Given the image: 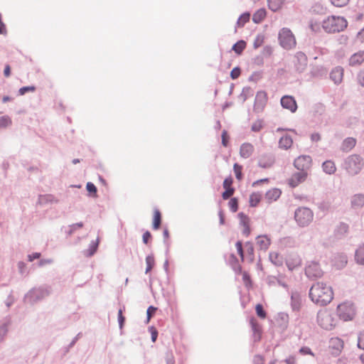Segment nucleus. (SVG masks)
Masks as SVG:
<instances>
[{
  "instance_id": "obj_1",
  "label": "nucleus",
  "mask_w": 364,
  "mask_h": 364,
  "mask_svg": "<svg viewBox=\"0 0 364 364\" xmlns=\"http://www.w3.org/2000/svg\"><path fill=\"white\" fill-rule=\"evenodd\" d=\"M311 300L321 306H324L329 304L333 298V292L331 287L327 286L323 282H317L309 290Z\"/></svg>"
},
{
  "instance_id": "obj_2",
  "label": "nucleus",
  "mask_w": 364,
  "mask_h": 364,
  "mask_svg": "<svg viewBox=\"0 0 364 364\" xmlns=\"http://www.w3.org/2000/svg\"><path fill=\"white\" fill-rule=\"evenodd\" d=\"M52 292V287L48 284L33 287L24 296L23 301L30 305H34L49 296Z\"/></svg>"
},
{
  "instance_id": "obj_3",
  "label": "nucleus",
  "mask_w": 364,
  "mask_h": 364,
  "mask_svg": "<svg viewBox=\"0 0 364 364\" xmlns=\"http://www.w3.org/2000/svg\"><path fill=\"white\" fill-rule=\"evenodd\" d=\"M348 26V22L344 17L331 16L322 22V27L327 33H336L343 31Z\"/></svg>"
},
{
  "instance_id": "obj_4",
  "label": "nucleus",
  "mask_w": 364,
  "mask_h": 364,
  "mask_svg": "<svg viewBox=\"0 0 364 364\" xmlns=\"http://www.w3.org/2000/svg\"><path fill=\"white\" fill-rule=\"evenodd\" d=\"M363 165V160L360 155L352 154L344 159L341 167L346 171L348 174L353 176L360 172Z\"/></svg>"
},
{
  "instance_id": "obj_5",
  "label": "nucleus",
  "mask_w": 364,
  "mask_h": 364,
  "mask_svg": "<svg viewBox=\"0 0 364 364\" xmlns=\"http://www.w3.org/2000/svg\"><path fill=\"white\" fill-rule=\"evenodd\" d=\"M314 219V212L307 207H299L294 211V220L301 228L309 226Z\"/></svg>"
},
{
  "instance_id": "obj_6",
  "label": "nucleus",
  "mask_w": 364,
  "mask_h": 364,
  "mask_svg": "<svg viewBox=\"0 0 364 364\" xmlns=\"http://www.w3.org/2000/svg\"><path fill=\"white\" fill-rule=\"evenodd\" d=\"M336 311L340 319L344 321L353 320L355 315V306L353 303L349 301L339 304Z\"/></svg>"
},
{
  "instance_id": "obj_7",
  "label": "nucleus",
  "mask_w": 364,
  "mask_h": 364,
  "mask_svg": "<svg viewBox=\"0 0 364 364\" xmlns=\"http://www.w3.org/2000/svg\"><path fill=\"white\" fill-rule=\"evenodd\" d=\"M278 39L280 46L284 49L289 50L296 46V39L290 29L283 28L279 33Z\"/></svg>"
},
{
  "instance_id": "obj_8",
  "label": "nucleus",
  "mask_w": 364,
  "mask_h": 364,
  "mask_svg": "<svg viewBox=\"0 0 364 364\" xmlns=\"http://www.w3.org/2000/svg\"><path fill=\"white\" fill-rule=\"evenodd\" d=\"M305 274L311 279H316L323 276V272L318 262L311 261L305 268Z\"/></svg>"
},
{
  "instance_id": "obj_9",
  "label": "nucleus",
  "mask_w": 364,
  "mask_h": 364,
  "mask_svg": "<svg viewBox=\"0 0 364 364\" xmlns=\"http://www.w3.org/2000/svg\"><path fill=\"white\" fill-rule=\"evenodd\" d=\"M317 321L318 325L323 329L330 331L335 326L333 318L329 314H318Z\"/></svg>"
},
{
  "instance_id": "obj_10",
  "label": "nucleus",
  "mask_w": 364,
  "mask_h": 364,
  "mask_svg": "<svg viewBox=\"0 0 364 364\" xmlns=\"http://www.w3.org/2000/svg\"><path fill=\"white\" fill-rule=\"evenodd\" d=\"M311 161L312 160L311 156L301 155L294 160V166L299 171H306V170L311 166Z\"/></svg>"
},
{
  "instance_id": "obj_11",
  "label": "nucleus",
  "mask_w": 364,
  "mask_h": 364,
  "mask_svg": "<svg viewBox=\"0 0 364 364\" xmlns=\"http://www.w3.org/2000/svg\"><path fill=\"white\" fill-rule=\"evenodd\" d=\"M267 93L264 91L257 92L255 100L254 110L256 112H262L267 103Z\"/></svg>"
},
{
  "instance_id": "obj_12",
  "label": "nucleus",
  "mask_w": 364,
  "mask_h": 364,
  "mask_svg": "<svg viewBox=\"0 0 364 364\" xmlns=\"http://www.w3.org/2000/svg\"><path fill=\"white\" fill-rule=\"evenodd\" d=\"M296 61L294 63L296 70L301 73H303L307 65V58L302 52H297L295 55Z\"/></svg>"
},
{
  "instance_id": "obj_13",
  "label": "nucleus",
  "mask_w": 364,
  "mask_h": 364,
  "mask_svg": "<svg viewBox=\"0 0 364 364\" xmlns=\"http://www.w3.org/2000/svg\"><path fill=\"white\" fill-rule=\"evenodd\" d=\"M11 323V318L9 316L0 321V343L4 341Z\"/></svg>"
},
{
  "instance_id": "obj_14",
  "label": "nucleus",
  "mask_w": 364,
  "mask_h": 364,
  "mask_svg": "<svg viewBox=\"0 0 364 364\" xmlns=\"http://www.w3.org/2000/svg\"><path fill=\"white\" fill-rule=\"evenodd\" d=\"M280 102L283 108L289 109L291 112H295L297 109L296 100L291 96L285 95L282 97Z\"/></svg>"
},
{
  "instance_id": "obj_15",
  "label": "nucleus",
  "mask_w": 364,
  "mask_h": 364,
  "mask_svg": "<svg viewBox=\"0 0 364 364\" xmlns=\"http://www.w3.org/2000/svg\"><path fill=\"white\" fill-rule=\"evenodd\" d=\"M307 177V172L300 171L299 172L294 173L291 178L289 180V185L291 188L296 187L299 183L304 182Z\"/></svg>"
},
{
  "instance_id": "obj_16",
  "label": "nucleus",
  "mask_w": 364,
  "mask_h": 364,
  "mask_svg": "<svg viewBox=\"0 0 364 364\" xmlns=\"http://www.w3.org/2000/svg\"><path fill=\"white\" fill-rule=\"evenodd\" d=\"M301 264V259L297 254H291L286 259V264L290 271H293Z\"/></svg>"
},
{
  "instance_id": "obj_17",
  "label": "nucleus",
  "mask_w": 364,
  "mask_h": 364,
  "mask_svg": "<svg viewBox=\"0 0 364 364\" xmlns=\"http://www.w3.org/2000/svg\"><path fill=\"white\" fill-rule=\"evenodd\" d=\"M343 341L339 338H332L330 340L329 347L332 349V354L338 355L343 348Z\"/></svg>"
},
{
  "instance_id": "obj_18",
  "label": "nucleus",
  "mask_w": 364,
  "mask_h": 364,
  "mask_svg": "<svg viewBox=\"0 0 364 364\" xmlns=\"http://www.w3.org/2000/svg\"><path fill=\"white\" fill-rule=\"evenodd\" d=\"M364 206V194L356 193L350 198V207L354 210H358Z\"/></svg>"
},
{
  "instance_id": "obj_19",
  "label": "nucleus",
  "mask_w": 364,
  "mask_h": 364,
  "mask_svg": "<svg viewBox=\"0 0 364 364\" xmlns=\"http://www.w3.org/2000/svg\"><path fill=\"white\" fill-rule=\"evenodd\" d=\"M291 308L294 312H299L301 306V295L297 291H292L291 294Z\"/></svg>"
},
{
  "instance_id": "obj_20",
  "label": "nucleus",
  "mask_w": 364,
  "mask_h": 364,
  "mask_svg": "<svg viewBox=\"0 0 364 364\" xmlns=\"http://www.w3.org/2000/svg\"><path fill=\"white\" fill-rule=\"evenodd\" d=\"M343 75V69L340 67L334 68L330 73V78L335 84L338 85L341 82Z\"/></svg>"
},
{
  "instance_id": "obj_21",
  "label": "nucleus",
  "mask_w": 364,
  "mask_h": 364,
  "mask_svg": "<svg viewBox=\"0 0 364 364\" xmlns=\"http://www.w3.org/2000/svg\"><path fill=\"white\" fill-rule=\"evenodd\" d=\"M349 226L345 223H340L334 230V235L337 239H342L348 233Z\"/></svg>"
},
{
  "instance_id": "obj_22",
  "label": "nucleus",
  "mask_w": 364,
  "mask_h": 364,
  "mask_svg": "<svg viewBox=\"0 0 364 364\" xmlns=\"http://www.w3.org/2000/svg\"><path fill=\"white\" fill-rule=\"evenodd\" d=\"M250 325L252 328V331L253 332V339L254 342H258L261 339V333L262 330L260 326L256 321V320L252 318L250 319Z\"/></svg>"
},
{
  "instance_id": "obj_23",
  "label": "nucleus",
  "mask_w": 364,
  "mask_h": 364,
  "mask_svg": "<svg viewBox=\"0 0 364 364\" xmlns=\"http://www.w3.org/2000/svg\"><path fill=\"white\" fill-rule=\"evenodd\" d=\"M254 151V146L250 143H243L240 149V156L244 159L249 158Z\"/></svg>"
},
{
  "instance_id": "obj_24",
  "label": "nucleus",
  "mask_w": 364,
  "mask_h": 364,
  "mask_svg": "<svg viewBox=\"0 0 364 364\" xmlns=\"http://www.w3.org/2000/svg\"><path fill=\"white\" fill-rule=\"evenodd\" d=\"M364 61V51L353 54L349 59V65L355 66L360 65Z\"/></svg>"
},
{
  "instance_id": "obj_25",
  "label": "nucleus",
  "mask_w": 364,
  "mask_h": 364,
  "mask_svg": "<svg viewBox=\"0 0 364 364\" xmlns=\"http://www.w3.org/2000/svg\"><path fill=\"white\" fill-rule=\"evenodd\" d=\"M274 162L273 158L269 155L262 156L258 161V166L263 168H269Z\"/></svg>"
},
{
  "instance_id": "obj_26",
  "label": "nucleus",
  "mask_w": 364,
  "mask_h": 364,
  "mask_svg": "<svg viewBox=\"0 0 364 364\" xmlns=\"http://www.w3.org/2000/svg\"><path fill=\"white\" fill-rule=\"evenodd\" d=\"M257 245L260 250H266L270 245V240L266 235H259L256 237Z\"/></svg>"
},
{
  "instance_id": "obj_27",
  "label": "nucleus",
  "mask_w": 364,
  "mask_h": 364,
  "mask_svg": "<svg viewBox=\"0 0 364 364\" xmlns=\"http://www.w3.org/2000/svg\"><path fill=\"white\" fill-rule=\"evenodd\" d=\"M99 245V238L95 241H91L89 248L83 252L84 255L86 257H92L97 252Z\"/></svg>"
},
{
  "instance_id": "obj_28",
  "label": "nucleus",
  "mask_w": 364,
  "mask_h": 364,
  "mask_svg": "<svg viewBox=\"0 0 364 364\" xmlns=\"http://www.w3.org/2000/svg\"><path fill=\"white\" fill-rule=\"evenodd\" d=\"M281 191L278 188H273L268 191L265 194V198L269 201L272 202L277 200L281 196Z\"/></svg>"
},
{
  "instance_id": "obj_29",
  "label": "nucleus",
  "mask_w": 364,
  "mask_h": 364,
  "mask_svg": "<svg viewBox=\"0 0 364 364\" xmlns=\"http://www.w3.org/2000/svg\"><path fill=\"white\" fill-rule=\"evenodd\" d=\"M323 171L327 174H333L335 173L336 168L333 161L327 160L322 164Z\"/></svg>"
},
{
  "instance_id": "obj_30",
  "label": "nucleus",
  "mask_w": 364,
  "mask_h": 364,
  "mask_svg": "<svg viewBox=\"0 0 364 364\" xmlns=\"http://www.w3.org/2000/svg\"><path fill=\"white\" fill-rule=\"evenodd\" d=\"M267 11L264 9H259L254 13L252 16V21L255 23H260L266 17Z\"/></svg>"
},
{
  "instance_id": "obj_31",
  "label": "nucleus",
  "mask_w": 364,
  "mask_h": 364,
  "mask_svg": "<svg viewBox=\"0 0 364 364\" xmlns=\"http://www.w3.org/2000/svg\"><path fill=\"white\" fill-rule=\"evenodd\" d=\"M293 140L289 135H285L280 138L279 141V146L284 149H288L291 146Z\"/></svg>"
},
{
  "instance_id": "obj_32",
  "label": "nucleus",
  "mask_w": 364,
  "mask_h": 364,
  "mask_svg": "<svg viewBox=\"0 0 364 364\" xmlns=\"http://www.w3.org/2000/svg\"><path fill=\"white\" fill-rule=\"evenodd\" d=\"M269 259L275 266L280 267L283 264V257L276 252H272L269 255Z\"/></svg>"
},
{
  "instance_id": "obj_33",
  "label": "nucleus",
  "mask_w": 364,
  "mask_h": 364,
  "mask_svg": "<svg viewBox=\"0 0 364 364\" xmlns=\"http://www.w3.org/2000/svg\"><path fill=\"white\" fill-rule=\"evenodd\" d=\"M284 0H267L269 9L273 11H278L284 4Z\"/></svg>"
},
{
  "instance_id": "obj_34",
  "label": "nucleus",
  "mask_w": 364,
  "mask_h": 364,
  "mask_svg": "<svg viewBox=\"0 0 364 364\" xmlns=\"http://www.w3.org/2000/svg\"><path fill=\"white\" fill-rule=\"evenodd\" d=\"M355 259L358 264H364V243L356 250Z\"/></svg>"
},
{
  "instance_id": "obj_35",
  "label": "nucleus",
  "mask_w": 364,
  "mask_h": 364,
  "mask_svg": "<svg viewBox=\"0 0 364 364\" xmlns=\"http://www.w3.org/2000/svg\"><path fill=\"white\" fill-rule=\"evenodd\" d=\"M247 43L244 40H240L237 43H235L232 47V50L237 54L240 55L246 48Z\"/></svg>"
},
{
  "instance_id": "obj_36",
  "label": "nucleus",
  "mask_w": 364,
  "mask_h": 364,
  "mask_svg": "<svg viewBox=\"0 0 364 364\" xmlns=\"http://www.w3.org/2000/svg\"><path fill=\"white\" fill-rule=\"evenodd\" d=\"M356 144V141L354 138L348 137L346 138L342 144V149L343 151H349L352 149Z\"/></svg>"
},
{
  "instance_id": "obj_37",
  "label": "nucleus",
  "mask_w": 364,
  "mask_h": 364,
  "mask_svg": "<svg viewBox=\"0 0 364 364\" xmlns=\"http://www.w3.org/2000/svg\"><path fill=\"white\" fill-rule=\"evenodd\" d=\"M161 224V215L158 209H155L153 218V229L158 230Z\"/></svg>"
},
{
  "instance_id": "obj_38",
  "label": "nucleus",
  "mask_w": 364,
  "mask_h": 364,
  "mask_svg": "<svg viewBox=\"0 0 364 364\" xmlns=\"http://www.w3.org/2000/svg\"><path fill=\"white\" fill-rule=\"evenodd\" d=\"M253 93L254 91L250 87H245L242 89V91L240 95L239 98L242 100V102H245L249 97L253 95Z\"/></svg>"
},
{
  "instance_id": "obj_39",
  "label": "nucleus",
  "mask_w": 364,
  "mask_h": 364,
  "mask_svg": "<svg viewBox=\"0 0 364 364\" xmlns=\"http://www.w3.org/2000/svg\"><path fill=\"white\" fill-rule=\"evenodd\" d=\"M146 268L145 270V274H148L149 272L151 271L152 268L155 265V259L154 256L153 254L149 255L146 257Z\"/></svg>"
},
{
  "instance_id": "obj_40",
  "label": "nucleus",
  "mask_w": 364,
  "mask_h": 364,
  "mask_svg": "<svg viewBox=\"0 0 364 364\" xmlns=\"http://www.w3.org/2000/svg\"><path fill=\"white\" fill-rule=\"evenodd\" d=\"M250 13L245 12L243 13L237 21V26L238 27H243L245 24L250 21Z\"/></svg>"
},
{
  "instance_id": "obj_41",
  "label": "nucleus",
  "mask_w": 364,
  "mask_h": 364,
  "mask_svg": "<svg viewBox=\"0 0 364 364\" xmlns=\"http://www.w3.org/2000/svg\"><path fill=\"white\" fill-rule=\"evenodd\" d=\"M245 247L250 262H253L255 259V250L253 244L251 242H247L245 244Z\"/></svg>"
},
{
  "instance_id": "obj_42",
  "label": "nucleus",
  "mask_w": 364,
  "mask_h": 364,
  "mask_svg": "<svg viewBox=\"0 0 364 364\" xmlns=\"http://www.w3.org/2000/svg\"><path fill=\"white\" fill-rule=\"evenodd\" d=\"M84 226L82 222H79L77 223H74L68 226L69 230L66 231V234L68 236H71L78 228H82Z\"/></svg>"
},
{
  "instance_id": "obj_43",
  "label": "nucleus",
  "mask_w": 364,
  "mask_h": 364,
  "mask_svg": "<svg viewBox=\"0 0 364 364\" xmlns=\"http://www.w3.org/2000/svg\"><path fill=\"white\" fill-rule=\"evenodd\" d=\"M336 259H338V262H335V265L341 269L345 267L347 264V257L345 255H339L336 257Z\"/></svg>"
},
{
  "instance_id": "obj_44",
  "label": "nucleus",
  "mask_w": 364,
  "mask_h": 364,
  "mask_svg": "<svg viewBox=\"0 0 364 364\" xmlns=\"http://www.w3.org/2000/svg\"><path fill=\"white\" fill-rule=\"evenodd\" d=\"M261 200L259 194L253 193L250 196V205L251 207H256Z\"/></svg>"
},
{
  "instance_id": "obj_45",
  "label": "nucleus",
  "mask_w": 364,
  "mask_h": 364,
  "mask_svg": "<svg viewBox=\"0 0 364 364\" xmlns=\"http://www.w3.org/2000/svg\"><path fill=\"white\" fill-rule=\"evenodd\" d=\"M238 218L240 219V225H242V227H245V226H248L250 225H249V222H250V218L249 217L245 215L244 213L242 212H240L238 213Z\"/></svg>"
},
{
  "instance_id": "obj_46",
  "label": "nucleus",
  "mask_w": 364,
  "mask_h": 364,
  "mask_svg": "<svg viewBox=\"0 0 364 364\" xmlns=\"http://www.w3.org/2000/svg\"><path fill=\"white\" fill-rule=\"evenodd\" d=\"M233 170L235 173V177L238 181H241L243 178L242 173V166L238 164H235L233 166Z\"/></svg>"
},
{
  "instance_id": "obj_47",
  "label": "nucleus",
  "mask_w": 364,
  "mask_h": 364,
  "mask_svg": "<svg viewBox=\"0 0 364 364\" xmlns=\"http://www.w3.org/2000/svg\"><path fill=\"white\" fill-rule=\"evenodd\" d=\"M11 123L12 121L9 116L5 115L0 117V129L6 128L8 126L11 125Z\"/></svg>"
},
{
  "instance_id": "obj_48",
  "label": "nucleus",
  "mask_w": 364,
  "mask_h": 364,
  "mask_svg": "<svg viewBox=\"0 0 364 364\" xmlns=\"http://www.w3.org/2000/svg\"><path fill=\"white\" fill-rule=\"evenodd\" d=\"M264 127V122L262 119H257L252 124L251 130L254 132H259Z\"/></svg>"
},
{
  "instance_id": "obj_49",
  "label": "nucleus",
  "mask_w": 364,
  "mask_h": 364,
  "mask_svg": "<svg viewBox=\"0 0 364 364\" xmlns=\"http://www.w3.org/2000/svg\"><path fill=\"white\" fill-rule=\"evenodd\" d=\"M228 205L230 207V210L232 212V213H235L238 210V200L237 198H231L229 203H228Z\"/></svg>"
},
{
  "instance_id": "obj_50",
  "label": "nucleus",
  "mask_w": 364,
  "mask_h": 364,
  "mask_svg": "<svg viewBox=\"0 0 364 364\" xmlns=\"http://www.w3.org/2000/svg\"><path fill=\"white\" fill-rule=\"evenodd\" d=\"M257 315L261 318H265L267 316V313L264 309V307L262 304H258L255 307Z\"/></svg>"
},
{
  "instance_id": "obj_51",
  "label": "nucleus",
  "mask_w": 364,
  "mask_h": 364,
  "mask_svg": "<svg viewBox=\"0 0 364 364\" xmlns=\"http://www.w3.org/2000/svg\"><path fill=\"white\" fill-rule=\"evenodd\" d=\"M157 310L156 307H154V306H149L146 310V323H148L151 317L155 314L156 311Z\"/></svg>"
},
{
  "instance_id": "obj_52",
  "label": "nucleus",
  "mask_w": 364,
  "mask_h": 364,
  "mask_svg": "<svg viewBox=\"0 0 364 364\" xmlns=\"http://www.w3.org/2000/svg\"><path fill=\"white\" fill-rule=\"evenodd\" d=\"M125 307L123 306L120 308L118 311V323L120 328H122L125 322V317L123 316V311H124Z\"/></svg>"
},
{
  "instance_id": "obj_53",
  "label": "nucleus",
  "mask_w": 364,
  "mask_h": 364,
  "mask_svg": "<svg viewBox=\"0 0 364 364\" xmlns=\"http://www.w3.org/2000/svg\"><path fill=\"white\" fill-rule=\"evenodd\" d=\"M81 336H82V333L80 332L73 338V339L70 343V344L67 347L65 348V354L69 352L70 349L75 345V343H77V341Z\"/></svg>"
},
{
  "instance_id": "obj_54",
  "label": "nucleus",
  "mask_w": 364,
  "mask_h": 364,
  "mask_svg": "<svg viewBox=\"0 0 364 364\" xmlns=\"http://www.w3.org/2000/svg\"><path fill=\"white\" fill-rule=\"evenodd\" d=\"M318 208L321 211H328L331 208V203L323 200L318 203Z\"/></svg>"
},
{
  "instance_id": "obj_55",
  "label": "nucleus",
  "mask_w": 364,
  "mask_h": 364,
  "mask_svg": "<svg viewBox=\"0 0 364 364\" xmlns=\"http://www.w3.org/2000/svg\"><path fill=\"white\" fill-rule=\"evenodd\" d=\"M264 42V36L262 35H257L254 41L253 46L254 48L257 49L260 47Z\"/></svg>"
},
{
  "instance_id": "obj_56",
  "label": "nucleus",
  "mask_w": 364,
  "mask_h": 364,
  "mask_svg": "<svg viewBox=\"0 0 364 364\" xmlns=\"http://www.w3.org/2000/svg\"><path fill=\"white\" fill-rule=\"evenodd\" d=\"M235 191V190L234 188L225 189V191H223L222 193L223 198L224 200H228L230 198V197L234 194Z\"/></svg>"
},
{
  "instance_id": "obj_57",
  "label": "nucleus",
  "mask_w": 364,
  "mask_h": 364,
  "mask_svg": "<svg viewBox=\"0 0 364 364\" xmlns=\"http://www.w3.org/2000/svg\"><path fill=\"white\" fill-rule=\"evenodd\" d=\"M36 90V87L35 86H24V87H21L19 90H18V94L20 95H25L26 92H34Z\"/></svg>"
},
{
  "instance_id": "obj_58",
  "label": "nucleus",
  "mask_w": 364,
  "mask_h": 364,
  "mask_svg": "<svg viewBox=\"0 0 364 364\" xmlns=\"http://www.w3.org/2000/svg\"><path fill=\"white\" fill-rule=\"evenodd\" d=\"M241 74V69L240 67L237 66L234 68L230 72V77L232 80H236L239 77Z\"/></svg>"
},
{
  "instance_id": "obj_59",
  "label": "nucleus",
  "mask_w": 364,
  "mask_h": 364,
  "mask_svg": "<svg viewBox=\"0 0 364 364\" xmlns=\"http://www.w3.org/2000/svg\"><path fill=\"white\" fill-rule=\"evenodd\" d=\"M272 48L269 46H266L263 48L262 50V53H261V55L264 57V58H268L272 54Z\"/></svg>"
},
{
  "instance_id": "obj_60",
  "label": "nucleus",
  "mask_w": 364,
  "mask_h": 364,
  "mask_svg": "<svg viewBox=\"0 0 364 364\" xmlns=\"http://www.w3.org/2000/svg\"><path fill=\"white\" fill-rule=\"evenodd\" d=\"M323 8L321 6V4L319 3H316L311 6L310 11L312 13L318 14V13L323 12Z\"/></svg>"
},
{
  "instance_id": "obj_61",
  "label": "nucleus",
  "mask_w": 364,
  "mask_h": 364,
  "mask_svg": "<svg viewBox=\"0 0 364 364\" xmlns=\"http://www.w3.org/2000/svg\"><path fill=\"white\" fill-rule=\"evenodd\" d=\"M331 2L336 7H343L348 4L349 0H331Z\"/></svg>"
},
{
  "instance_id": "obj_62",
  "label": "nucleus",
  "mask_w": 364,
  "mask_h": 364,
  "mask_svg": "<svg viewBox=\"0 0 364 364\" xmlns=\"http://www.w3.org/2000/svg\"><path fill=\"white\" fill-rule=\"evenodd\" d=\"M86 189L90 194H96L97 191L95 185L91 182L87 183Z\"/></svg>"
},
{
  "instance_id": "obj_63",
  "label": "nucleus",
  "mask_w": 364,
  "mask_h": 364,
  "mask_svg": "<svg viewBox=\"0 0 364 364\" xmlns=\"http://www.w3.org/2000/svg\"><path fill=\"white\" fill-rule=\"evenodd\" d=\"M237 251L242 260L244 259V250L242 248V242L241 241H237L235 244Z\"/></svg>"
},
{
  "instance_id": "obj_64",
  "label": "nucleus",
  "mask_w": 364,
  "mask_h": 364,
  "mask_svg": "<svg viewBox=\"0 0 364 364\" xmlns=\"http://www.w3.org/2000/svg\"><path fill=\"white\" fill-rule=\"evenodd\" d=\"M358 347L364 350V331L360 332L358 336Z\"/></svg>"
}]
</instances>
